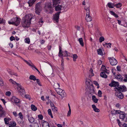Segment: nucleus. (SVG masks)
I'll return each instance as SVG.
<instances>
[{
	"instance_id": "obj_11",
	"label": "nucleus",
	"mask_w": 127,
	"mask_h": 127,
	"mask_svg": "<svg viewBox=\"0 0 127 127\" xmlns=\"http://www.w3.org/2000/svg\"><path fill=\"white\" fill-rule=\"evenodd\" d=\"M115 95L119 98L120 99H122L124 97V95L121 92H117L115 93Z\"/></svg>"
},
{
	"instance_id": "obj_52",
	"label": "nucleus",
	"mask_w": 127,
	"mask_h": 127,
	"mask_svg": "<svg viewBox=\"0 0 127 127\" xmlns=\"http://www.w3.org/2000/svg\"><path fill=\"white\" fill-rule=\"evenodd\" d=\"M88 3H89L85 1L84 0L82 2V4L83 5H86V6H87V5H88Z\"/></svg>"
},
{
	"instance_id": "obj_9",
	"label": "nucleus",
	"mask_w": 127,
	"mask_h": 127,
	"mask_svg": "<svg viewBox=\"0 0 127 127\" xmlns=\"http://www.w3.org/2000/svg\"><path fill=\"white\" fill-rule=\"evenodd\" d=\"M61 12V11L57 12L53 15V20L54 21H55L56 22H58L59 14Z\"/></svg>"
},
{
	"instance_id": "obj_57",
	"label": "nucleus",
	"mask_w": 127,
	"mask_h": 127,
	"mask_svg": "<svg viewBox=\"0 0 127 127\" xmlns=\"http://www.w3.org/2000/svg\"><path fill=\"white\" fill-rule=\"evenodd\" d=\"M71 113V109H69V110L68 111L67 114V116H70Z\"/></svg>"
},
{
	"instance_id": "obj_6",
	"label": "nucleus",
	"mask_w": 127,
	"mask_h": 127,
	"mask_svg": "<svg viewBox=\"0 0 127 127\" xmlns=\"http://www.w3.org/2000/svg\"><path fill=\"white\" fill-rule=\"evenodd\" d=\"M114 89L116 91L121 92H124L127 91V88L125 86L119 85L118 87H115Z\"/></svg>"
},
{
	"instance_id": "obj_29",
	"label": "nucleus",
	"mask_w": 127,
	"mask_h": 127,
	"mask_svg": "<svg viewBox=\"0 0 127 127\" xmlns=\"http://www.w3.org/2000/svg\"><path fill=\"white\" fill-rule=\"evenodd\" d=\"M92 100L95 103H97L98 100V99L96 98L95 96L94 95L92 96Z\"/></svg>"
},
{
	"instance_id": "obj_14",
	"label": "nucleus",
	"mask_w": 127,
	"mask_h": 127,
	"mask_svg": "<svg viewBox=\"0 0 127 127\" xmlns=\"http://www.w3.org/2000/svg\"><path fill=\"white\" fill-rule=\"evenodd\" d=\"M20 58H21L22 59H23L24 61L29 66H31L32 68V66L34 65V64H33V63L31 62L29 60V62H28L26 60H25L23 58H22L21 57H20Z\"/></svg>"
},
{
	"instance_id": "obj_55",
	"label": "nucleus",
	"mask_w": 127,
	"mask_h": 127,
	"mask_svg": "<svg viewBox=\"0 0 127 127\" xmlns=\"http://www.w3.org/2000/svg\"><path fill=\"white\" fill-rule=\"evenodd\" d=\"M115 111V114H120L122 112H121L120 110H116Z\"/></svg>"
},
{
	"instance_id": "obj_61",
	"label": "nucleus",
	"mask_w": 127,
	"mask_h": 127,
	"mask_svg": "<svg viewBox=\"0 0 127 127\" xmlns=\"http://www.w3.org/2000/svg\"><path fill=\"white\" fill-rule=\"evenodd\" d=\"M48 114L50 115L52 114L51 110V109H49L48 110Z\"/></svg>"
},
{
	"instance_id": "obj_8",
	"label": "nucleus",
	"mask_w": 127,
	"mask_h": 127,
	"mask_svg": "<svg viewBox=\"0 0 127 127\" xmlns=\"http://www.w3.org/2000/svg\"><path fill=\"white\" fill-rule=\"evenodd\" d=\"M108 59L109 60L110 64L112 65H114L117 64V62L115 58L113 57H109L108 58Z\"/></svg>"
},
{
	"instance_id": "obj_15",
	"label": "nucleus",
	"mask_w": 127,
	"mask_h": 127,
	"mask_svg": "<svg viewBox=\"0 0 127 127\" xmlns=\"http://www.w3.org/2000/svg\"><path fill=\"white\" fill-rule=\"evenodd\" d=\"M11 100L13 102H15L17 104L19 103L20 101L19 100L14 96L12 97L11 98Z\"/></svg>"
},
{
	"instance_id": "obj_62",
	"label": "nucleus",
	"mask_w": 127,
	"mask_h": 127,
	"mask_svg": "<svg viewBox=\"0 0 127 127\" xmlns=\"http://www.w3.org/2000/svg\"><path fill=\"white\" fill-rule=\"evenodd\" d=\"M117 70L119 71H121V67L119 66H118L117 67Z\"/></svg>"
},
{
	"instance_id": "obj_23",
	"label": "nucleus",
	"mask_w": 127,
	"mask_h": 127,
	"mask_svg": "<svg viewBox=\"0 0 127 127\" xmlns=\"http://www.w3.org/2000/svg\"><path fill=\"white\" fill-rule=\"evenodd\" d=\"M27 117L28 118V120L29 122L30 123H32L34 122V119L32 117H30V115L28 114L27 115Z\"/></svg>"
},
{
	"instance_id": "obj_47",
	"label": "nucleus",
	"mask_w": 127,
	"mask_h": 127,
	"mask_svg": "<svg viewBox=\"0 0 127 127\" xmlns=\"http://www.w3.org/2000/svg\"><path fill=\"white\" fill-rule=\"evenodd\" d=\"M102 94L101 91L100 90H99L98 93V96L99 97H101L102 96L101 95Z\"/></svg>"
},
{
	"instance_id": "obj_13",
	"label": "nucleus",
	"mask_w": 127,
	"mask_h": 127,
	"mask_svg": "<svg viewBox=\"0 0 127 127\" xmlns=\"http://www.w3.org/2000/svg\"><path fill=\"white\" fill-rule=\"evenodd\" d=\"M89 89V92L90 94H92L94 92V87L93 85H91V86L88 87Z\"/></svg>"
},
{
	"instance_id": "obj_38",
	"label": "nucleus",
	"mask_w": 127,
	"mask_h": 127,
	"mask_svg": "<svg viewBox=\"0 0 127 127\" xmlns=\"http://www.w3.org/2000/svg\"><path fill=\"white\" fill-rule=\"evenodd\" d=\"M31 127H39L37 123H35L32 124V125H30Z\"/></svg>"
},
{
	"instance_id": "obj_32",
	"label": "nucleus",
	"mask_w": 127,
	"mask_h": 127,
	"mask_svg": "<svg viewBox=\"0 0 127 127\" xmlns=\"http://www.w3.org/2000/svg\"><path fill=\"white\" fill-rule=\"evenodd\" d=\"M29 78L31 80H33L34 81L36 80V78L35 77L32 75H30L29 77Z\"/></svg>"
},
{
	"instance_id": "obj_16",
	"label": "nucleus",
	"mask_w": 127,
	"mask_h": 127,
	"mask_svg": "<svg viewBox=\"0 0 127 127\" xmlns=\"http://www.w3.org/2000/svg\"><path fill=\"white\" fill-rule=\"evenodd\" d=\"M5 114V112L3 110L2 107L0 105V117L4 116Z\"/></svg>"
},
{
	"instance_id": "obj_53",
	"label": "nucleus",
	"mask_w": 127,
	"mask_h": 127,
	"mask_svg": "<svg viewBox=\"0 0 127 127\" xmlns=\"http://www.w3.org/2000/svg\"><path fill=\"white\" fill-rule=\"evenodd\" d=\"M5 20H3V18H0V24L2 23H4Z\"/></svg>"
},
{
	"instance_id": "obj_20",
	"label": "nucleus",
	"mask_w": 127,
	"mask_h": 127,
	"mask_svg": "<svg viewBox=\"0 0 127 127\" xmlns=\"http://www.w3.org/2000/svg\"><path fill=\"white\" fill-rule=\"evenodd\" d=\"M69 56L73 58V60L74 62H75L76 61V59L78 58V56L76 54H71Z\"/></svg>"
},
{
	"instance_id": "obj_64",
	"label": "nucleus",
	"mask_w": 127,
	"mask_h": 127,
	"mask_svg": "<svg viewBox=\"0 0 127 127\" xmlns=\"http://www.w3.org/2000/svg\"><path fill=\"white\" fill-rule=\"evenodd\" d=\"M90 72L91 73V74H92V75L93 76L94 75L93 73V70L92 68H91L90 69Z\"/></svg>"
},
{
	"instance_id": "obj_28",
	"label": "nucleus",
	"mask_w": 127,
	"mask_h": 127,
	"mask_svg": "<svg viewBox=\"0 0 127 127\" xmlns=\"http://www.w3.org/2000/svg\"><path fill=\"white\" fill-rule=\"evenodd\" d=\"M92 107L95 112H99L100 111L97 108L95 105H92Z\"/></svg>"
},
{
	"instance_id": "obj_41",
	"label": "nucleus",
	"mask_w": 127,
	"mask_h": 127,
	"mask_svg": "<svg viewBox=\"0 0 127 127\" xmlns=\"http://www.w3.org/2000/svg\"><path fill=\"white\" fill-rule=\"evenodd\" d=\"M25 42L29 44L30 42V39L29 38H26L25 39Z\"/></svg>"
},
{
	"instance_id": "obj_12",
	"label": "nucleus",
	"mask_w": 127,
	"mask_h": 127,
	"mask_svg": "<svg viewBox=\"0 0 127 127\" xmlns=\"http://www.w3.org/2000/svg\"><path fill=\"white\" fill-rule=\"evenodd\" d=\"M109 86L111 87H118L119 85V84L118 82H115L114 81H112L111 83L109 85Z\"/></svg>"
},
{
	"instance_id": "obj_30",
	"label": "nucleus",
	"mask_w": 127,
	"mask_h": 127,
	"mask_svg": "<svg viewBox=\"0 0 127 127\" xmlns=\"http://www.w3.org/2000/svg\"><path fill=\"white\" fill-rule=\"evenodd\" d=\"M108 6L110 8H113L115 6V4L108 3L107 4Z\"/></svg>"
},
{
	"instance_id": "obj_59",
	"label": "nucleus",
	"mask_w": 127,
	"mask_h": 127,
	"mask_svg": "<svg viewBox=\"0 0 127 127\" xmlns=\"http://www.w3.org/2000/svg\"><path fill=\"white\" fill-rule=\"evenodd\" d=\"M105 66L104 65H102V66L101 68V70L103 71L105 69H106Z\"/></svg>"
},
{
	"instance_id": "obj_45",
	"label": "nucleus",
	"mask_w": 127,
	"mask_h": 127,
	"mask_svg": "<svg viewBox=\"0 0 127 127\" xmlns=\"http://www.w3.org/2000/svg\"><path fill=\"white\" fill-rule=\"evenodd\" d=\"M4 120L5 124L6 125H8L9 124V122L8 121V120L7 118H5L4 119Z\"/></svg>"
},
{
	"instance_id": "obj_49",
	"label": "nucleus",
	"mask_w": 127,
	"mask_h": 127,
	"mask_svg": "<svg viewBox=\"0 0 127 127\" xmlns=\"http://www.w3.org/2000/svg\"><path fill=\"white\" fill-rule=\"evenodd\" d=\"M94 84L97 86V88H98L99 87V85L97 82L96 81H94Z\"/></svg>"
},
{
	"instance_id": "obj_31",
	"label": "nucleus",
	"mask_w": 127,
	"mask_h": 127,
	"mask_svg": "<svg viewBox=\"0 0 127 127\" xmlns=\"http://www.w3.org/2000/svg\"><path fill=\"white\" fill-rule=\"evenodd\" d=\"M42 126L43 127H50L49 123L47 122H44Z\"/></svg>"
},
{
	"instance_id": "obj_60",
	"label": "nucleus",
	"mask_w": 127,
	"mask_h": 127,
	"mask_svg": "<svg viewBox=\"0 0 127 127\" xmlns=\"http://www.w3.org/2000/svg\"><path fill=\"white\" fill-rule=\"evenodd\" d=\"M36 82L40 86H41V85L40 83V80L38 79H36Z\"/></svg>"
},
{
	"instance_id": "obj_48",
	"label": "nucleus",
	"mask_w": 127,
	"mask_h": 127,
	"mask_svg": "<svg viewBox=\"0 0 127 127\" xmlns=\"http://www.w3.org/2000/svg\"><path fill=\"white\" fill-rule=\"evenodd\" d=\"M18 115L21 119L22 120L23 118V117L22 113L21 112H20L18 114Z\"/></svg>"
},
{
	"instance_id": "obj_54",
	"label": "nucleus",
	"mask_w": 127,
	"mask_h": 127,
	"mask_svg": "<svg viewBox=\"0 0 127 127\" xmlns=\"http://www.w3.org/2000/svg\"><path fill=\"white\" fill-rule=\"evenodd\" d=\"M50 104L51 108H52V107L55 106L53 103L51 101H50Z\"/></svg>"
},
{
	"instance_id": "obj_26",
	"label": "nucleus",
	"mask_w": 127,
	"mask_h": 127,
	"mask_svg": "<svg viewBox=\"0 0 127 127\" xmlns=\"http://www.w3.org/2000/svg\"><path fill=\"white\" fill-rule=\"evenodd\" d=\"M86 84L88 87L91 86V85H93L92 82L89 79H87L86 82Z\"/></svg>"
},
{
	"instance_id": "obj_34",
	"label": "nucleus",
	"mask_w": 127,
	"mask_h": 127,
	"mask_svg": "<svg viewBox=\"0 0 127 127\" xmlns=\"http://www.w3.org/2000/svg\"><path fill=\"white\" fill-rule=\"evenodd\" d=\"M31 107L32 110L34 111H36L37 109V108L34 105H31Z\"/></svg>"
},
{
	"instance_id": "obj_51",
	"label": "nucleus",
	"mask_w": 127,
	"mask_h": 127,
	"mask_svg": "<svg viewBox=\"0 0 127 127\" xmlns=\"http://www.w3.org/2000/svg\"><path fill=\"white\" fill-rule=\"evenodd\" d=\"M11 93L10 91H7L6 92L5 94L7 96H9L11 95Z\"/></svg>"
},
{
	"instance_id": "obj_2",
	"label": "nucleus",
	"mask_w": 127,
	"mask_h": 127,
	"mask_svg": "<svg viewBox=\"0 0 127 127\" xmlns=\"http://www.w3.org/2000/svg\"><path fill=\"white\" fill-rule=\"evenodd\" d=\"M44 11L47 14L53 13V9L52 6V2H47L45 4L44 7Z\"/></svg>"
},
{
	"instance_id": "obj_3",
	"label": "nucleus",
	"mask_w": 127,
	"mask_h": 127,
	"mask_svg": "<svg viewBox=\"0 0 127 127\" xmlns=\"http://www.w3.org/2000/svg\"><path fill=\"white\" fill-rule=\"evenodd\" d=\"M57 84L58 85V87H60V84L58 83ZM55 85L56 87H57L55 89V90L57 93L59 95H60L62 97V99L66 95V93L64 91L62 90V89L58 87L57 86V85H54V86Z\"/></svg>"
},
{
	"instance_id": "obj_1",
	"label": "nucleus",
	"mask_w": 127,
	"mask_h": 127,
	"mask_svg": "<svg viewBox=\"0 0 127 127\" xmlns=\"http://www.w3.org/2000/svg\"><path fill=\"white\" fill-rule=\"evenodd\" d=\"M32 14H29L26 15L23 19L21 24L22 26L25 28L28 27L31 23V20L32 18Z\"/></svg>"
},
{
	"instance_id": "obj_7",
	"label": "nucleus",
	"mask_w": 127,
	"mask_h": 127,
	"mask_svg": "<svg viewBox=\"0 0 127 127\" xmlns=\"http://www.w3.org/2000/svg\"><path fill=\"white\" fill-rule=\"evenodd\" d=\"M109 70H107L106 69H105L103 72H101L100 73V76L102 78H106L107 77V76L105 73L108 74L109 73Z\"/></svg>"
},
{
	"instance_id": "obj_43",
	"label": "nucleus",
	"mask_w": 127,
	"mask_h": 127,
	"mask_svg": "<svg viewBox=\"0 0 127 127\" xmlns=\"http://www.w3.org/2000/svg\"><path fill=\"white\" fill-rule=\"evenodd\" d=\"M105 39L103 37L101 36L99 38V41L100 42H102V41H104Z\"/></svg>"
},
{
	"instance_id": "obj_44",
	"label": "nucleus",
	"mask_w": 127,
	"mask_h": 127,
	"mask_svg": "<svg viewBox=\"0 0 127 127\" xmlns=\"http://www.w3.org/2000/svg\"><path fill=\"white\" fill-rule=\"evenodd\" d=\"M7 71L8 72V73L11 75H12L13 74V73L12 71L9 68H7Z\"/></svg>"
},
{
	"instance_id": "obj_4",
	"label": "nucleus",
	"mask_w": 127,
	"mask_h": 127,
	"mask_svg": "<svg viewBox=\"0 0 127 127\" xmlns=\"http://www.w3.org/2000/svg\"><path fill=\"white\" fill-rule=\"evenodd\" d=\"M21 19L20 18L16 17L11 19V22L8 21V22L9 24L14 25L17 26L20 23Z\"/></svg>"
},
{
	"instance_id": "obj_17",
	"label": "nucleus",
	"mask_w": 127,
	"mask_h": 127,
	"mask_svg": "<svg viewBox=\"0 0 127 127\" xmlns=\"http://www.w3.org/2000/svg\"><path fill=\"white\" fill-rule=\"evenodd\" d=\"M90 5L89 3H88V5H87V6H85V7H84V9L87 12L86 14H90Z\"/></svg>"
},
{
	"instance_id": "obj_42",
	"label": "nucleus",
	"mask_w": 127,
	"mask_h": 127,
	"mask_svg": "<svg viewBox=\"0 0 127 127\" xmlns=\"http://www.w3.org/2000/svg\"><path fill=\"white\" fill-rule=\"evenodd\" d=\"M115 6H116L117 8H119L120 7L122 6V4L121 3H118L117 4H115Z\"/></svg>"
},
{
	"instance_id": "obj_58",
	"label": "nucleus",
	"mask_w": 127,
	"mask_h": 127,
	"mask_svg": "<svg viewBox=\"0 0 127 127\" xmlns=\"http://www.w3.org/2000/svg\"><path fill=\"white\" fill-rule=\"evenodd\" d=\"M10 39L11 41H12L13 40H15V38L13 36H11L10 38Z\"/></svg>"
},
{
	"instance_id": "obj_27",
	"label": "nucleus",
	"mask_w": 127,
	"mask_h": 127,
	"mask_svg": "<svg viewBox=\"0 0 127 127\" xmlns=\"http://www.w3.org/2000/svg\"><path fill=\"white\" fill-rule=\"evenodd\" d=\"M52 6L53 7H55L57 5H58V0H53Z\"/></svg>"
},
{
	"instance_id": "obj_19",
	"label": "nucleus",
	"mask_w": 127,
	"mask_h": 127,
	"mask_svg": "<svg viewBox=\"0 0 127 127\" xmlns=\"http://www.w3.org/2000/svg\"><path fill=\"white\" fill-rule=\"evenodd\" d=\"M86 20L88 22H90L92 20V17L90 16V14H86Z\"/></svg>"
},
{
	"instance_id": "obj_36",
	"label": "nucleus",
	"mask_w": 127,
	"mask_h": 127,
	"mask_svg": "<svg viewBox=\"0 0 127 127\" xmlns=\"http://www.w3.org/2000/svg\"><path fill=\"white\" fill-rule=\"evenodd\" d=\"M110 13L111 14L114 16L116 18H118V15L115 13L113 11H110Z\"/></svg>"
},
{
	"instance_id": "obj_33",
	"label": "nucleus",
	"mask_w": 127,
	"mask_h": 127,
	"mask_svg": "<svg viewBox=\"0 0 127 127\" xmlns=\"http://www.w3.org/2000/svg\"><path fill=\"white\" fill-rule=\"evenodd\" d=\"M79 41L80 43V44L82 46H84V43L83 42V40L82 38H79Z\"/></svg>"
},
{
	"instance_id": "obj_24",
	"label": "nucleus",
	"mask_w": 127,
	"mask_h": 127,
	"mask_svg": "<svg viewBox=\"0 0 127 127\" xmlns=\"http://www.w3.org/2000/svg\"><path fill=\"white\" fill-rule=\"evenodd\" d=\"M61 56H59V57H61L62 56L66 57L68 56L69 55L68 54L67 52L66 51H65L64 52H61Z\"/></svg>"
},
{
	"instance_id": "obj_21",
	"label": "nucleus",
	"mask_w": 127,
	"mask_h": 127,
	"mask_svg": "<svg viewBox=\"0 0 127 127\" xmlns=\"http://www.w3.org/2000/svg\"><path fill=\"white\" fill-rule=\"evenodd\" d=\"M125 116L126 114L125 112H121V113L120 114V118L123 120L125 118Z\"/></svg>"
},
{
	"instance_id": "obj_25",
	"label": "nucleus",
	"mask_w": 127,
	"mask_h": 127,
	"mask_svg": "<svg viewBox=\"0 0 127 127\" xmlns=\"http://www.w3.org/2000/svg\"><path fill=\"white\" fill-rule=\"evenodd\" d=\"M55 7V10L56 11H60L61 10L62 8V6L58 5H57Z\"/></svg>"
},
{
	"instance_id": "obj_5",
	"label": "nucleus",
	"mask_w": 127,
	"mask_h": 127,
	"mask_svg": "<svg viewBox=\"0 0 127 127\" xmlns=\"http://www.w3.org/2000/svg\"><path fill=\"white\" fill-rule=\"evenodd\" d=\"M42 9V7L41 4V2H38L36 5L35 7V13L38 15H39Z\"/></svg>"
},
{
	"instance_id": "obj_37",
	"label": "nucleus",
	"mask_w": 127,
	"mask_h": 127,
	"mask_svg": "<svg viewBox=\"0 0 127 127\" xmlns=\"http://www.w3.org/2000/svg\"><path fill=\"white\" fill-rule=\"evenodd\" d=\"M97 51L98 54L101 55H103V53L101 49H98L97 50Z\"/></svg>"
},
{
	"instance_id": "obj_22",
	"label": "nucleus",
	"mask_w": 127,
	"mask_h": 127,
	"mask_svg": "<svg viewBox=\"0 0 127 127\" xmlns=\"http://www.w3.org/2000/svg\"><path fill=\"white\" fill-rule=\"evenodd\" d=\"M9 124V127H14L16 126V124L15 122L12 121L10 122Z\"/></svg>"
},
{
	"instance_id": "obj_18",
	"label": "nucleus",
	"mask_w": 127,
	"mask_h": 127,
	"mask_svg": "<svg viewBox=\"0 0 127 127\" xmlns=\"http://www.w3.org/2000/svg\"><path fill=\"white\" fill-rule=\"evenodd\" d=\"M114 77L119 81H122L123 80V78L120 74H118L117 75H115Z\"/></svg>"
},
{
	"instance_id": "obj_10",
	"label": "nucleus",
	"mask_w": 127,
	"mask_h": 127,
	"mask_svg": "<svg viewBox=\"0 0 127 127\" xmlns=\"http://www.w3.org/2000/svg\"><path fill=\"white\" fill-rule=\"evenodd\" d=\"M18 86V89L19 90V93L21 95H22L25 93L24 89L20 85H19Z\"/></svg>"
},
{
	"instance_id": "obj_40",
	"label": "nucleus",
	"mask_w": 127,
	"mask_h": 127,
	"mask_svg": "<svg viewBox=\"0 0 127 127\" xmlns=\"http://www.w3.org/2000/svg\"><path fill=\"white\" fill-rule=\"evenodd\" d=\"M9 81L11 83H12L13 84H16L17 86L19 85L18 84L16 83L15 81H14L13 80L11 79H9Z\"/></svg>"
},
{
	"instance_id": "obj_46",
	"label": "nucleus",
	"mask_w": 127,
	"mask_h": 127,
	"mask_svg": "<svg viewBox=\"0 0 127 127\" xmlns=\"http://www.w3.org/2000/svg\"><path fill=\"white\" fill-rule=\"evenodd\" d=\"M59 56H61V52H62V48L60 46H59Z\"/></svg>"
},
{
	"instance_id": "obj_35",
	"label": "nucleus",
	"mask_w": 127,
	"mask_h": 127,
	"mask_svg": "<svg viewBox=\"0 0 127 127\" xmlns=\"http://www.w3.org/2000/svg\"><path fill=\"white\" fill-rule=\"evenodd\" d=\"M35 0H29V1L28 2L29 6H31L32 4L35 2Z\"/></svg>"
},
{
	"instance_id": "obj_63",
	"label": "nucleus",
	"mask_w": 127,
	"mask_h": 127,
	"mask_svg": "<svg viewBox=\"0 0 127 127\" xmlns=\"http://www.w3.org/2000/svg\"><path fill=\"white\" fill-rule=\"evenodd\" d=\"M117 122L118 124V125L120 127H121V125H122L121 123H120L119 120L118 119V120H117Z\"/></svg>"
},
{
	"instance_id": "obj_39",
	"label": "nucleus",
	"mask_w": 127,
	"mask_h": 127,
	"mask_svg": "<svg viewBox=\"0 0 127 127\" xmlns=\"http://www.w3.org/2000/svg\"><path fill=\"white\" fill-rule=\"evenodd\" d=\"M52 110L55 112H57L58 111V109L57 108L54 106V107H52V108H51Z\"/></svg>"
},
{
	"instance_id": "obj_50",
	"label": "nucleus",
	"mask_w": 127,
	"mask_h": 127,
	"mask_svg": "<svg viewBox=\"0 0 127 127\" xmlns=\"http://www.w3.org/2000/svg\"><path fill=\"white\" fill-rule=\"evenodd\" d=\"M38 117L41 120H42L43 119V116L41 114L39 115L38 116Z\"/></svg>"
},
{
	"instance_id": "obj_56",
	"label": "nucleus",
	"mask_w": 127,
	"mask_h": 127,
	"mask_svg": "<svg viewBox=\"0 0 127 127\" xmlns=\"http://www.w3.org/2000/svg\"><path fill=\"white\" fill-rule=\"evenodd\" d=\"M62 64L61 65L62 66H64V58L63 57H62Z\"/></svg>"
}]
</instances>
